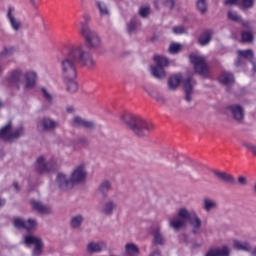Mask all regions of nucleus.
Returning a JSON list of instances; mask_svg holds the SVG:
<instances>
[{"instance_id":"nucleus-1","label":"nucleus","mask_w":256,"mask_h":256,"mask_svg":"<svg viewBox=\"0 0 256 256\" xmlns=\"http://www.w3.org/2000/svg\"><path fill=\"white\" fill-rule=\"evenodd\" d=\"M93 69L95 59L85 46L76 45L69 48L67 54L60 60L63 79H77V66Z\"/></svg>"},{"instance_id":"nucleus-2","label":"nucleus","mask_w":256,"mask_h":256,"mask_svg":"<svg viewBox=\"0 0 256 256\" xmlns=\"http://www.w3.org/2000/svg\"><path fill=\"white\" fill-rule=\"evenodd\" d=\"M120 120L124 127L133 133L136 137L143 139L149 137V134L155 130V124L137 115L126 113L120 116Z\"/></svg>"},{"instance_id":"nucleus-3","label":"nucleus","mask_w":256,"mask_h":256,"mask_svg":"<svg viewBox=\"0 0 256 256\" xmlns=\"http://www.w3.org/2000/svg\"><path fill=\"white\" fill-rule=\"evenodd\" d=\"M187 221L192 227L191 233L193 235H200L203 222L201 221V218H199V215H197V212H190L187 208H180L178 211V218L170 219L169 225L174 231H179V229L187 227Z\"/></svg>"},{"instance_id":"nucleus-4","label":"nucleus","mask_w":256,"mask_h":256,"mask_svg":"<svg viewBox=\"0 0 256 256\" xmlns=\"http://www.w3.org/2000/svg\"><path fill=\"white\" fill-rule=\"evenodd\" d=\"M25 135V128L20 126L13 131V122L9 121L0 129V140L5 143H13Z\"/></svg>"},{"instance_id":"nucleus-5","label":"nucleus","mask_w":256,"mask_h":256,"mask_svg":"<svg viewBox=\"0 0 256 256\" xmlns=\"http://www.w3.org/2000/svg\"><path fill=\"white\" fill-rule=\"evenodd\" d=\"M156 65L150 67V73L155 79H165L167 77V72H165V67H169V59L167 57L161 56L159 54L154 55L153 58Z\"/></svg>"},{"instance_id":"nucleus-6","label":"nucleus","mask_w":256,"mask_h":256,"mask_svg":"<svg viewBox=\"0 0 256 256\" xmlns=\"http://www.w3.org/2000/svg\"><path fill=\"white\" fill-rule=\"evenodd\" d=\"M189 59L194 66L195 73L201 75V77H209V64L204 56L190 54Z\"/></svg>"},{"instance_id":"nucleus-7","label":"nucleus","mask_w":256,"mask_h":256,"mask_svg":"<svg viewBox=\"0 0 256 256\" xmlns=\"http://www.w3.org/2000/svg\"><path fill=\"white\" fill-rule=\"evenodd\" d=\"M80 35L84 37L86 46L90 51H97L101 47V37L95 32V30H83Z\"/></svg>"},{"instance_id":"nucleus-8","label":"nucleus","mask_w":256,"mask_h":256,"mask_svg":"<svg viewBox=\"0 0 256 256\" xmlns=\"http://www.w3.org/2000/svg\"><path fill=\"white\" fill-rule=\"evenodd\" d=\"M7 84L9 87H15V89H21L24 83V73L23 70L16 68L10 71L6 77Z\"/></svg>"},{"instance_id":"nucleus-9","label":"nucleus","mask_w":256,"mask_h":256,"mask_svg":"<svg viewBox=\"0 0 256 256\" xmlns=\"http://www.w3.org/2000/svg\"><path fill=\"white\" fill-rule=\"evenodd\" d=\"M24 243L26 245H35L33 249V255L39 256L43 253V239L41 237H36L32 235H27L24 237Z\"/></svg>"},{"instance_id":"nucleus-10","label":"nucleus","mask_w":256,"mask_h":256,"mask_svg":"<svg viewBox=\"0 0 256 256\" xmlns=\"http://www.w3.org/2000/svg\"><path fill=\"white\" fill-rule=\"evenodd\" d=\"M13 225L16 229H25L26 231H35L37 229V220L30 218L27 221L22 218H14Z\"/></svg>"},{"instance_id":"nucleus-11","label":"nucleus","mask_w":256,"mask_h":256,"mask_svg":"<svg viewBox=\"0 0 256 256\" xmlns=\"http://www.w3.org/2000/svg\"><path fill=\"white\" fill-rule=\"evenodd\" d=\"M87 179V170H85L84 165H79L76 167L71 176L70 181H72V185H77L79 183H83Z\"/></svg>"},{"instance_id":"nucleus-12","label":"nucleus","mask_w":256,"mask_h":256,"mask_svg":"<svg viewBox=\"0 0 256 256\" xmlns=\"http://www.w3.org/2000/svg\"><path fill=\"white\" fill-rule=\"evenodd\" d=\"M227 111L230 113V115L233 117L235 121H238V123H241L243 119H245V110L243 109V106L239 104H232L227 106Z\"/></svg>"},{"instance_id":"nucleus-13","label":"nucleus","mask_w":256,"mask_h":256,"mask_svg":"<svg viewBox=\"0 0 256 256\" xmlns=\"http://www.w3.org/2000/svg\"><path fill=\"white\" fill-rule=\"evenodd\" d=\"M70 123L73 127H83L88 131L95 129V122L83 119L81 116H74Z\"/></svg>"},{"instance_id":"nucleus-14","label":"nucleus","mask_w":256,"mask_h":256,"mask_svg":"<svg viewBox=\"0 0 256 256\" xmlns=\"http://www.w3.org/2000/svg\"><path fill=\"white\" fill-rule=\"evenodd\" d=\"M15 11V9H13V7H9L8 8V12H7V19L10 23V26L12 27L13 31H15L16 33L21 31V29H23V23L21 22V20L17 17L14 16L13 12Z\"/></svg>"},{"instance_id":"nucleus-15","label":"nucleus","mask_w":256,"mask_h":256,"mask_svg":"<svg viewBox=\"0 0 256 256\" xmlns=\"http://www.w3.org/2000/svg\"><path fill=\"white\" fill-rule=\"evenodd\" d=\"M37 83V73L33 71H28L24 74V83L23 89L24 91H29L30 89H33Z\"/></svg>"},{"instance_id":"nucleus-16","label":"nucleus","mask_w":256,"mask_h":256,"mask_svg":"<svg viewBox=\"0 0 256 256\" xmlns=\"http://www.w3.org/2000/svg\"><path fill=\"white\" fill-rule=\"evenodd\" d=\"M115 209H117V201L109 199L102 204L100 213L106 217H111L115 213Z\"/></svg>"},{"instance_id":"nucleus-17","label":"nucleus","mask_w":256,"mask_h":256,"mask_svg":"<svg viewBox=\"0 0 256 256\" xmlns=\"http://www.w3.org/2000/svg\"><path fill=\"white\" fill-rule=\"evenodd\" d=\"M196 83L193 77H188L184 80L185 101H187V103L193 101V86L196 85Z\"/></svg>"},{"instance_id":"nucleus-18","label":"nucleus","mask_w":256,"mask_h":256,"mask_svg":"<svg viewBox=\"0 0 256 256\" xmlns=\"http://www.w3.org/2000/svg\"><path fill=\"white\" fill-rule=\"evenodd\" d=\"M56 185L61 191H67V189L73 188V182L71 178H68L65 174H58L56 178Z\"/></svg>"},{"instance_id":"nucleus-19","label":"nucleus","mask_w":256,"mask_h":256,"mask_svg":"<svg viewBox=\"0 0 256 256\" xmlns=\"http://www.w3.org/2000/svg\"><path fill=\"white\" fill-rule=\"evenodd\" d=\"M30 205L34 211L41 213V215H51L53 209L50 206L44 205L41 201L31 200Z\"/></svg>"},{"instance_id":"nucleus-20","label":"nucleus","mask_w":256,"mask_h":256,"mask_svg":"<svg viewBox=\"0 0 256 256\" xmlns=\"http://www.w3.org/2000/svg\"><path fill=\"white\" fill-rule=\"evenodd\" d=\"M213 175H215L218 181H221L222 183H228V185H235V177L227 172L213 170Z\"/></svg>"},{"instance_id":"nucleus-21","label":"nucleus","mask_w":256,"mask_h":256,"mask_svg":"<svg viewBox=\"0 0 256 256\" xmlns=\"http://www.w3.org/2000/svg\"><path fill=\"white\" fill-rule=\"evenodd\" d=\"M58 125L59 123L51 118H43L39 122L38 127H41L42 131H52Z\"/></svg>"},{"instance_id":"nucleus-22","label":"nucleus","mask_w":256,"mask_h":256,"mask_svg":"<svg viewBox=\"0 0 256 256\" xmlns=\"http://www.w3.org/2000/svg\"><path fill=\"white\" fill-rule=\"evenodd\" d=\"M181 81H183V76H181V74L172 75L168 79L169 91H177V89H179V85H181Z\"/></svg>"},{"instance_id":"nucleus-23","label":"nucleus","mask_w":256,"mask_h":256,"mask_svg":"<svg viewBox=\"0 0 256 256\" xmlns=\"http://www.w3.org/2000/svg\"><path fill=\"white\" fill-rule=\"evenodd\" d=\"M113 189V184L109 180L102 181L98 186V193L102 195L103 199H107L108 193Z\"/></svg>"},{"instance_id":"nucleus-24","label":"nucleus","mask_w":256,"mask_h":256,"mask_svg":"<svg viewBox=\"0 0 256 256\" xmlns=\"http://www.w3.org/2000/svg\"><path fill=\"white\" fill-rule=\"evenodd\" d=\"M211 39H213V30H204L198 39V43L204 47L211 43Z\"/></svg>"},{"instance_id":"nucleus-25","label":"nucleus","mask_w":256,"mask_h":256,"mask_svg":"<svg viewBox=\"0 0 256 256\" xmlns=\"http://www.w3.org/2000/svg\"><path fill=\"white\" fill-rule=\"evenodd\" d=\"M36 171L38 173H49V171H51L49 164L45 162V158L43 156L38 157L36 161Z\"/></svg>"},{"instance_id":"nucleus-26","label":"nucleus","mask_w":256,"mask_h":256,"mask_svg":"<svg viewBox=\"0 0 256 256\" xmlns=\"http://www.w3.org/2000/svg\"><path fill=\"white\" fill-rule=\"evenodd\" d=\"M219 81L222 85H233V83H235V77L233 73L224 71L219 76Z\"/></svg>"},{"instance_id":"nucleus-27","label":"nucleus","mask_w":256,"mask_h":256,"mask_svg":"<svg viewBox=\"0 0 256 256\" xmlns=\"http://www.w3.org/2000/svg\"><path fill=\"white\" fill-rule=\"evenodd\" d=\"M219 205L217 204V201L211 199V198H204L203 199V206L202 208L206 213H211V211L217 209Z\"/></svg>"},{"instance_id":"nucleus-28","label":"nucleus","mask_w":256,"mask_h":256,"mask_svg":"<svg viewBox=\"0 0 256 256\" xmlns=\"http://www.w3.org/2000/svg\"><path fill=\"white\" fill-rule=\"evenodd\" d=\"M152 235L154 238V243L156 245H165V237H163V234L161 233V228L156 227L152 230Z\"/></svg>"},{"instance_id":"nucleus-29","label":"nucleus","mask_w":256,"mask_h":256,"mask_svg":"<svg viewBox=\"0 0 256 256\" xmlns=\"http://www.w3.org/2000/svg\"><path fill=\"white\" fill-rule=\"evenodd\" d=\"M64 83L66 85V91L68 93H77L79 91V84L75 82V79H64Z\"/></svg>"},{"instance_id":"nucleus-30","label":"nucleus","mask_w":256,"mask_h":256,"mask_svg":"<svg viewBox=\"0 0 256 256\" xmlns=\"http://www.w3.org/2000/svg\"><path fill=\"white\" fill-rule=\"evenodd\" d=\"M105 249V244L101 243V242H98V243H95V242H91L87 245V251L88 253H101V251Z\"/></svg>"},{"instance_id":"nucleus-31","label":"nucleus","mask_w":256,"mask_h":256,"mask_svg":"<svg viewBox=\"0 0 256 256\" xmlns=\"http://www.w3.org/2000/svg\"><path fill=\"white\" fill-rule=\"evenodd\" d=\"M233 247L237 251H246V252L251 251V244H249V242H247V241L241 242V241L235 240Z\"/></svg>"},{"instance_id":"nucleus-32","label":"nucleus","mask_w":256,"mask_h":256,"mask_svg":"<svg viewBox=\"0 0 256 256\" xmlns=\"http://www.w3.org/2000/svg\"><path fill=\"white\" fill-rule=\"evenodd\" d=\"M83 221H85L83 215L73 216L70 220V227H72V229H79V227L83 225Z\"/></svg>"},{"instance_id":"nucleus-33","label":"nucleus","mask_w":256,"mask_h":256,"mask_svg":"<svg viewBox=\"0 0 256 256\" xmlns=\"http://www.w3.org/2000/svg\"><path fill=\"white\" fill-rule=\"evenodd\" d=\"M208 8L207 0L196 1V9L199 11L200 15H207Z\"/></svg>"},{"instance_id":"nucleus-34","label":"nucleus","mask_w":256,"mask_h":256,"mask_svg":"<svg viewBox=\"0 0 256 256\" xmlns=\"http://www.w3.org/2000/svg\"><path fill=\"white\" fill-rule=\"evenodd\" d=\"M84 21L80 22V33H83V31H85V29L87 31H91V27H89V23L91 22V15L89 14H84L83 16Z\"/></svg>"},{"instance_id":"nucleus-35","label":"nucleus","mask_w":256,"mask_h":256,"mask_svg":"<svg viewBox=\"0 0 256 256\" xmlns=\"http://www.w3.org/2000/svg\"><path fill=\"white\" fill-rule=\"evenodd\" d=\"M125 249H126L127 255L129 256L139 255V247H137V245L133 243L126 244Z\"/></svg>"},{"instance_id":"nucleus-36","label":"nucleus","mask_w":256,"mask_h":256,"mask_svg":"<svg viewBox=\"0 0 256 256\" xmlns=\"http://www.w3.org/2000/svg\"><path fill=\"white\" fill-rule=\"evenodd\" d=\"M241 39L242 43H253V41H255V36H253V33L249 31H242Z\"/></svg>"},{"instance_id":"nucleus-37","label":"nucleus","mask_w":256,"mask_h":256,"mask_svg":"<svg viewBox=\"0 0 256 256\" xmlns=\"http://www.w3.org/2000/svg\"><path fill=\"white\" fill-rule=\"evenodd\" d=\"M217 256H231V248L222 246L221 248H214Z\"/></svg>"},{"instance_id":"nucleus-38","label":"nucleus","mask_w":256,"mask_h":256,"mask_svg":"<svg viewBox=\"0 0 256 256\" xmlns=\"http://www.w3.org/2000/svg\"><path fill=\"white\" fill-rule=\"evenodd\" d=\"M181 49H183V46L179 43H171L169 46V53L171 55H177V53H181Z\"/></svg>"},{"instance_id":"nucleus-39","label":"nucleus","mask_w":256,"mask_h":256,"mask_svg":"<svg viewBox=\"0 0 256 256\" xmlns=\"http://www.w3.org/2000/svg\"><path fill=\"white\" fill-rule=\"evenodd\" d=\"M148 95H150V97H152V99H155V101H158V103H167V100L165 99L164 96H162L161 93L159 92H148Z\"/></svg>"},{"instance_id":"nucleus-40","label":"nucleus","mask_w":256,"mask_h":256,"mask_svg":"<svg viewBox=\"0 0 256 256\" xmlns=\"http://www.w3.org/2000/svg\"><path fill=\"white\" fill-rule=\"evenodd\" d=\"M227 15H228V19L230 21H233L234 23H241V21H243L241 16H239V14H237V12L235 11H228Z\"/></svg>"},{"instance_id":"nucleus-41","label":"nucleus","mask_w":256,"mask_h":256,"mask_svg":"<svg viewBox=\"0 0 256 256\" xmlns=\"http://www.w3.org/2000/svg\"><path fill=\"white\" fill-rule=\"evenodd\" d=\"M139 15L142 19H147L149 15H151V7L149 6H141L139 9Z\"/></svg>"},{"instance_id":"nucleus-42","label":"nucleus","mask_w":256,"mask_h":256,"mask_svg":"<svg viewBox=\"0 0 256 256\" xmlns=\"http://www.w3.org/2000/svg\"><path fill=\"white\" fill-rule=\"evenodd\" d=\"M238 55L244 59L253 58V50H239Z\"/></svg>"},{"instance_id":"nucleus-43","label":"nucleus","mask_w":256,"mask_h":256,"mask_svg":"<svg viewBox=\"0 0 256 256\" xmlns=\"http://www.w3.org/2000/svg\"><path fill=\"white\" fill-rule=\"evenodd\" d=\"M98 9L101 13V15H109V8H107V5L97 2Z\"/></svg>"},{"instance_id":"nucleus-44","label":"nucleus","mask_w":256,"mask_h":256,"mask_svg":"<svg viewBox=\"0 0 256 256\" xmlns=\"http://www.w3.org/2000/svg\"><path fill=\"white\" fill-rule=\"evenodd\" d=\"M41 92L45 101H47L48 103H53V96H51V94L49 93V91H47V89L41 88Z\"/></svg>"},{"instance_id":"nucleus-45","label":"nucleus","mask_w":256,"mask_h":256,"mask_svg":"<svg viewBox=\"0 0 256 256\" xmlns=\"http://www.w3.org/2000/svg\"><path fill=\"white\" fill-rule=\"evenodd\" d=\"M242 147H245V149H248V151H251L256 156V145L251 144L249 142H243Z\"/></svg>"},{"instance_id":"nucleus-46","label":"nucleus","mask_w":256,"mask_h":256,"mask_svg":"<svg viewBox=\"0 0 256 256\" xmlns=\"http://www.w3.org/2000/svg\"><path fill=\"white\" fill-rule=\"evenodd\" d=\"M15 50L13 47H4L2 52L0 53V57H9Z\"/></svg>"},{"instance_id":"nucleus-47","label":"nucleus","mask_w":256,"mask_h":256,"mask_svg":"<svg viewBox=\"0 0 256 256\" xmlns=\"http://www.w3.org/2000/svg\"><path fill=\"white\" fill-rule=\"evenodd\" d=\"M177 0H165L163 2L164 7H166L167 9H170V11H173V9H175V3Z\"/></svg>"},{"instance_id":"nucleus-48","label":"nucleus","mask_w":256,"mask_h":256,"mask_svg":"<svg viewBox=\"0 0 256 256\" xmlns=\"http://www.w3.org/2000/svg\"><path fill=\"white\" fill-rule=\"evenodd\" d=\"M77 143L78 145H81V147H87V145H89V138L82 136L78 138Z\"/></svg>"},{"instance_id":"nucleus-49","label":"nucleus","mask_w":256,"mask_h":256,"mask_svg":"<svg viewBox=\"0 0 256 256\" xmlns=\"http://www.w3.org/2000/svg\"><path fill=\"white\" fill-rule=\"evenodd\" d=\"M172 31L175 35H183L185 33V27L183 26H174Z\"/></svg>"},{"instance_id":"nucleus-50","label":"nucleus","mask_w":256,"mask_h":256,"mask_svg":"<svg viewBox=\"0 0 256 256\" xmlns=\"http://www.w3.org/2000/svg\"><path fill=\"white\" fill-rule=\"evenodd\" d=\"M255 5V0H242V7L244 9H251Z\"/></svg>"},{"instance_id":"nucleus-51","label":"nucleus","mask_w":256,"mask_h":256,"mask_svg":"<svg viewBox=\"0 0 256 256\" xmlns=\"http://www.w3.org/2000/svg\"><path fill=\"white\" fill-rule=\"evenodd\" d=\"M238 185L241 187H247L249 185V182L247 181V178L243 175L238 177Z\"/></svg>"},{"instance_id":"nucleus-52","label":"nucleus","mask_w":256,"mask_h":256,"mask_svg":"<svg viewBox=\"0 0 256 256\" xmlns=\"http://www.w3.org/2000/svg\"><path fill=\"white\" fill-rule=\"evenodd\" d=\"M137 29V22L135 20H131L128 24V33H133Z\"/></svg>"},{"instance_id":"nucleus-53","label":"nucleus","mask_w":256,"mask_h":256,"mask_svg":"<svg viewBox=\"0 0 256 256\" xmlns=\"http://www.w3.org/2000/svg\"><path fill=\"white\" fill-rule=\"evenodd\" d=\"M205 256H217V252L215 251V248L209 249Z\"/></svg>"},{"instance_id":"nucleus-54","label":"nucleus","mask_w":256,"mask_h":256,"mask_svg":"<svg viewBox=\"0 0 256 256\" xmlns=\"http://www.w3.org/2000/svg\"><path fill=\"white\" fill-rule=\"evenodd\" d=\"M29 3L31 5V7H33L35 10L39 9V5L37 4V1L29 0Z\"/></svg>"},{"instance_id":"nucleus-55","label":"nucleus","mask_w":256,"mask_h":256,"mask_svg":"<svg viewBox=\"0 0 256 256\" xmlns=\"http://www.w3.org/2000/svg\"><path fill=\"white\" fill-rule=\"evenodd\" d=\"M238 0H225L224 4L225 5H237Z\"/></svg>"},{"instance_id":"nucleus-56","label":"nucleus","mask_w":256,"mask_h":256,"mask_svg":"<svg viewBox=\"0 0 256 256\" xmlns=\"http://www.w3.org/2000/svg\"><path fill=\"white\" fill-rule=\"evenodd\" d=\"M13 187H14V189H15V191L17 192V193H19L20 191H21V187L19 186V183L18 182H13Z\"/></svg>"},{"instance_id":"nucleus-57","label":"nucleus","mask_w":256,"mask_h":256,"mask_svg":"<svg viewBox=\"0 0 256 256\" xmlns=\"http://www.w3.org/2000/svg\"><path fill=\"white\" fill-rule=\"evenodd\" d=\"M7 201L5 199H0V207H3Z\"/></svg>"},{"instance_id":"nucleus-58","label":"nucleus","mask_w":256,"mask_h":256,"mask_svg":"<svg viewBox=\"0 0 256 256\" xmlns=\"http://www.w3.org/2000/svg\"><path fill=\"white\" fill-rule=\"evenodd\" d=\"M235 65H236V67H239V65H241V59L240 58H238L236 60Z\"/></svg>"},{"instance_id":"nucleus-59","label":"nucleus","mask_w":256,"mask_h":256,"mask_svg":"<svg viewBox=\"0 0 256 256\" xmlns=\"http://www.w3.org/2000/svg\"><path fill=\"white\" fill-rule=\"evenodd\" d=\"M252 256H256V247L251 251Z\"/></svg>"},{"instance_id":"nucleus-60","label":"nucleus","mask_w":256,"mask_h":256,"mask_svg":"<svg viewBox=\"0 0 256 256\" xmlns=\"http://www.w3.org/2000/svg\"><path fill=\"white\" fill-rule=\"evenodd\" d=\"M154 5H155L156 9H159V4H157V1L154 2Z\"/></svg>"},{"instance_id":"nucleus-61","label":"nucleus","mask_w":256,"mask_h":256,"mask_svg":"<svg viewBox=\"0 0 256 256\" xmlns=\"http://www.w3.org/2000/svg\"><path fill=\"white\" fill-rule=\"evenodd\" d=\"M253 71H254V73H256V65H255V63H253Z\"/></svg>"},{"instance_id":"nucleus-62","label":"nucleus","mask_w":256,"mask_h":256,"mask_svg":"<svg viewBox=\"0 0 256 256\" xmlns=\"http://www.w3.org/2000/svg\"><path fill=\"white\" fill-rule=\"evenodd\" d=\"M243 26H244V27H249V23H248V22H245V23H243Z\"/></svg>"},{"instance_id":"nucleus-63","label":"nucleus","mask_w":256,"mask_h":256,"mask_svg":"<svg viewBox=\"0 0 256 256\" xmlns=\"http://www.w3.org/2000/svg\"><path fill=\"white\" fill-rule=\"evenodd\" d=\"M3 73V67L0 66V75Z\"/></svg>"},{"instance_id":"nucleus-64","label":"nucleus","mask_w":256,"mask_h":256,"mask_svg":"<svg viewBox=\"0 0 256 256\" xmlns=\"http://www.w3.org/2000/svg\"><path fill=\"white\" fill-rule=\"evenodd\" d=\"M3 106V103H1V101H0V107H2Z\"/></svg>"}]
</instances>
